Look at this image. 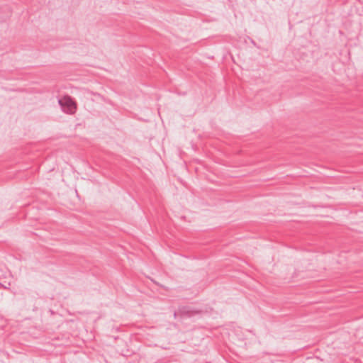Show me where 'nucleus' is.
<instances>
[{
  "label": "nucleus",
  "mask_w": 363,
  "mask_h": 363,
  "mask_svg": "<svg viewBox=\"0 0 363 363\" xmlns=\"http://www.w3.org/2000/svg\"><path fill=\"white\" fill-rule=\"evenodd\" d=\"M62 111L68 114H72L77 109L74 101L69 96H65L58 101Z\"/></svg>",
  "instance_id": "f257e3e1"
}]
</instances>
